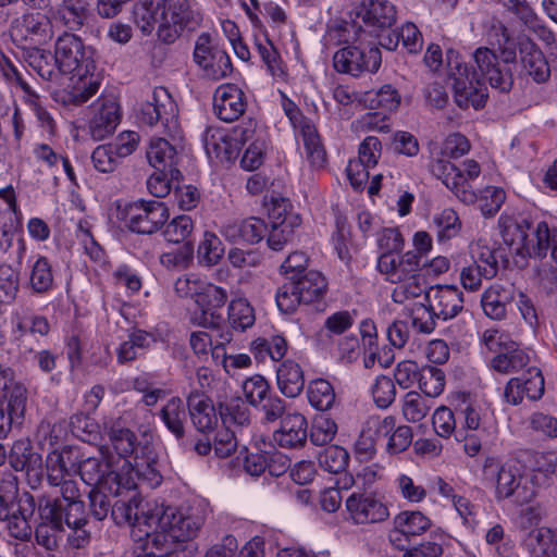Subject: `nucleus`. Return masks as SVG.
<instances>
[{
  "label": "nucleus",
  "instance_id": "1",
  "mask_svg": "<svg viewBox=\"0 0 557 557\" xmlns=\"http://www.w3.org/2000/svg\"><path fill=\"white\" fill-rule=\"evenodd\" d=\"M58 486L61 497L42 496L38 502L40 522L35 528V536L38 544L46 548L57 544L58 535L64 531V521L70 519L73 524L77 523L85 511L76 481L67 479Z\"/></svg>",
  "mask_w": 557,
  "mask_h": 557
},
{
  "label": "nucleus",
  "instance_id": "2",
  "mask_svg": "<svg viewBox=\"0 0 557 557\" xmlns=\"http://www.w3.org/2000/svg\"><path fill=\"white\" fill-rule=\"evenodd\" d=\"M482 480L494 488L497 500L510 498L518 505H524L536 495L534 484L522 473L517 460L502 462L495 456H486L482 463Z\"/></svg>",
  "mask_w": 557,
  "mask_h": 557
},
{
  "label": "nucleus",
  "instance_id": "3",
  "mask_svg": "<svg viewBox=\"0 0 557 557\" xmlns=\"http://www.w3.org/2000/svg\"><path fill=\"white\" fill-rule=\"evenodd\" d=\"M448 76L453 79L454 100L460 109L480 110L488 99L487 82L476 69L469 66L454 50L447 51Z\"/></svg>",
  "mask_w": 557,
  "mask_h": 557
},
{
  "label": "nucleus",
  "instance_id": "4",
  "mask_svg": "<svg viewBox=\"0 0 557 557\" xmlns=\"http://www.w3.org/2000/svg\"><path fill=\"white\" fill-rule=\"evenodd\" d=\"M326 288L325 277L320 272L311 270L280 286L275 294L276 305L281 312L290 314L299 306L320 305Z\"/></svg>",
  "mask_w": 557,
  "mask_h": 557
},
{
  "label": "nucleus",
  "instance_id": "5",
  "mask_svg": "<svg viewBox=\"0 0 557 557\" xmlns=\"http://www.w3.org/2000/svg\"><path fill=\"white\" fill-rule=\"evenodd\" d=\"M227 298L228 295L224 288L205 282L198 298H196L199 311L194 312L190 318L193 324L216 332L214 347L216 354L223 345L231 343L233 339V333L224 326V319L218 311L225 305Z\"/></svg>",
  "mask_w": 557,
  "mask_h": 557
},
{
  "label": "nucleus",
  "instance_id": "6",
  "mask_svg": "<svg viewBox=\"0 0 557 557\" xmlns=\"http://www.w3.org/2000/svg\"><path fill=\"white\" fill-rule=\"evenodd\" d=\"M94 54V49L72 33H63L54 44L53 60L61 74H73L81 79L92 76L96 69Z\"/></svg>",
  "mask_w": 557,
  "mask_h": 557
},
{
  "label": "nucleus",
  "instance_id": "7",
  "mask_svg": "<svg viewBox=\"0 0 557 557\" xmlns=\"http://www.w3.org/2000/svg\"><path fill=\"white\" fill-rule=\"evenodd\" d=\"M463 170L456 166L448 160L434 159L430 162L431 173L465 205L476 202L478 195L470 185V182L479 177L481 173L480 164L472 159L462 163Z\"/></svg>",
  "mask_w": 557,
  "mask_h": 557
},
{
  "label": "nucleus",
  "instance_id": "8",
  "mask_svg": "<svg viewBox=\"0 0 557 557\" xmlns=\"http://www.w3.org/2000/svg\"><path fill=\"white\" fill-rule=\"evenodd\" d=\"M381 50L374 44L358 41L337 50L333 55V66L341 74L359 77L364 73H376L381 66Z\"/></svg>",
  "mask_w": 557,
  "mask_h": 557
},
{
  "label": "nucleus",
  "instance_id": "9",
  "mask_svg": "<svg viewBox=\"0 0 557 557\" xmlns=\"http://www.w3.org/2000/svg\"><path fill=\"white\" fill-rule=\"evenodd\" d=\"M123 220L132 232L150 235L169 220V209L163 201L139 199L125 207Z\"/></svg>",
  "mask_w": 557,
  "mask_h": 557
},
{
  "label": "nucleus",
  "instance_id": "10",
  "mask_svg": "<svg viewBox=\"0 0 557 557\" xmlns=\"http://www.w3.org/2000/svg\"><path fill=\"white\" fill-rule=\"evenodd\" d=\"M516 60L513 50H504L500 61L496 53L485 47L478 48L473 53V61L481 75L490 83L491 87L500 92H509L513 85V77L508 63Z\"/></svg>",
  "mask_w": 557,
  "mask_h": 557
},
{
  "label": "nucleus",
  "instance_id": "11",
  "mask_svg": "<svg viewBox=\"0 0 557 557\" xmlns=\"http://www.w3.org/2000/svg\"><path fill=\"white\" fill-rule=\"evenodd\" d=\"M177 114V104L169 91L164 87H156L151 100L141 106L140 121L150 126L161 123L164 132L174 136L180 129Z\"/></svg>",
  "mask_w": 557,
  "mask_h": 557
},
{
  "label": "nucleus",
  "instance_id": "12",
  "mask_svg": "<svg viewBox=\"0 0 557 557\" xmlns=\"http://www.w3.org/2000/svg\"><path fill=\"white\" fill-rule=\"evenodd\" d=\"M161 3L168 22V26L159 30L161 41L172 44L182 30H194L200 26L202 16L189 0H164Z\"/></svg>",
  "mask_w": 557,
  "mask_h": 557
},
{
  "label": "nucleus",
  "instance_id": "13",
  "mask_svg": "<svg viewBox=\"0 0 557 557\" xmlns=\"http://www.w3.org/2000/svg\"><path fill=\"white\" fill-rule=\"evenodd\" d=\"M289 203L286 199L273 201L269 209L270 231L268 233V246L274 251L283 250L284 246L292 243L296 228L301 224L298 213L288 211Z\"/></svg>",
  "mask_w": 557,
  "mask_h": 557
},
{
  "label": "nucleus",
  "instance_id": "14",
  "mask_svg": "<svg viewBox=\"0 0 557 557\" xmlns=\"http://www.w3.org/2000/svg\"><path fill=\"white\" fill-rule=\"evenodd\" d=\"M157 516V524L160 528H169L171 536L176 542H185L194 539L205 523L203 510L199 506L166 509L163 515Z\"/></svg>",
  "mask_w": 557,
  "mask_h": 557
},
{
  "label": "nucleus",
  "instance_id": "15",
  "mask_svg": "<svg viewBox=\"0 0 557 557\" xmlns=\"http://www.w3.org/2000/svg\"><path fill=\"white\" fill-rule=\"evenodd\" d=\"M194 61L202 70L203 75L213 81L226 77L233 70L228 54L212 45L208 33L198 36L194 49Z\"/></svg>",
  "mask_w": 557,
  "mask_h": 557
},
{
  "label": "nucleus",
  "instance_id": "16",
  "mask_svg": "<svg viewBox=\"0 0 557 557\" xmlns=\"http://www.w3.org/2000/svg\"><path fill=\"white\" fill-rule=\"evenodd\" d=\"M388 530V543L398 550L407 549L416 539L432 525L429 517L417 510H404L397 513Z\"/></svg>",
  "mask_w": 557,
  "mask_h": 557
},
{
  "label": "nucleus",
  "instance_id": "17",
  "mask_svg": "<svg viewBox=\"0 0 557 557\" xmlns=\"http://www.w3.org/2000/svg\"><path fill=\"white\" fill-rule=\"evenodd\" d=\"M531 218L502 215L498 221L504 243L513 247L516 253L530 257L531 248L535 246L533 231L535 226Z\"/></svg>",
  "mask_w": 557,
  "mask_h": 557
},
{
  "label": "nucleus",
  "instance_id": "18",
  "mask_svg": "<svg viewBox=\"0 0 557 557\" xmlns=\"http://www.w3.org/2000/svg\"><path fill=\"white\" fill-rule=\"evenodd\" d=\"M545 392V381L542 371L535 367H528L519 376L511 377L504 391L506 403L517 406L527 396L530 400H539Z\"/></svg>",
  "mask_w": 557,
  "mask_h": 557
},
{
  "label": "nucleus",
  "instance_id": "19",
  "mask_svg": "<svg viewBox=\"0 0 557 557\" xmlns=\"http://www.w3.org/2000/svg\"><path fill=\"white\" fill-rule=\"evenodd\" d=\"M396 8L387 0H362L358 16L370 33L379 38L392 32L396 23Z\"/></svg>",
  "mask_w": 557,
  "mask_h": 557
},
{
  "label": "nucleus",
  "instance_id": "20",
  "mask_svg": "<svg viewBox=\"0 0 557 557\" xmlns=\"http://www.w3.org/2000/svg\"><path fill=\"white\" fill-rule=\"evenodd\" d=\"M426 263L419 252L407 251L398 258L395 253H381L377 269L389 282H399L411 276H422L420 271Z\"/></svg>",
  "mask_w": 557,
  "mask_h": 557
},
{
  "label": "nucleus",
  "instance_id": "21",
  "mask_svg": "<svg viewBox=\"0 0 557 557\" xmlns=\"http://www.w3.org/2000/svg\"><path fill=\"white\" fill-rule=\"evenodd\" d=\"M247 98L245 92L235 84L219 86L213 95V111L223 122L237 121L246 111Z\"/></svg>",
  "mask_w": 557,
  "mask_h": 557
},
{
  "label": "nucleus",
  "instance_id": "22",
  "mask_svg": "<svg viewBox=\"0 0 557 557\" xmlns=\"http://www.w3.org/2000/svg\"><path fill=\"white\" fill-rule=\"evenodd\" d=\"M346 508L357 524L382 522L389 516L387 506L371 494H351L346 499Z\"/></svg>",
  "mask_w": 557,
  "mask_h": 557
},
{
  "label": "nucleus",
  "instance_id": "23",
  "mask_svg": "<svg viewBox=\"0 0 557 557\" xmlns=\"http://www.w3.org/2000/svg\"><path fill=\"white\" fill-rule=\"evenodd\" d=\"M437 318L446 321L455 318L463 309V295L453 285L433 286L424 296Z\"/></svg>",
  "mask_w": 557,
  "mask_h": 557
},
{
  "label": "nucleus",
  "instance_id": "24",
  "mask_svg": "<svg viewBox=\"0 0 557 557\" xmlns=\"http://www.w3.org/2000/svg\"><path fill=\"white\" fill-rule=\"evenodd\" d=\"M0 400V440L7 437L13 428H20L24 421L27 391L24 386H16L8 397Z\"/></svg>",
  "mask_w": 557,
  "mask_h": 557
},
{
  "label": "nucleus",
  "instance_id": "25",
  "mask_svg": "<svg viewBox=\"0 0 557 557\" xmlns=\"http://www.w3.org/2000/svg\"><path fill=\"white\" fill-rule=\"evenodd\" d=\"M37 503L29 492H23L16 503V509L3 522L11 536L28 541L32 536V519L35 513Z\"/></svg>",
  "mask_w": 557,
  "mask_h": 557
},
{
  "label": "nucleus",
  "instance_id": "26",
  "mask_svg": "<svg viewBox=\"0 0 557 557\" xmlns=\"http://www.w3.org/2000/svg\"><path fill=\"white\" fill-rule=\"evenodd\" d=\"M120 106L112 98L99 99L94 107L89 122V133L95 140H102L111 135L120 123Z\"/></svg>",
  "mask_w": 557,
  "mask_h": 557
},
{
  "label": "nucleus",
  "instance_id": "27",
  "mask_svg": "<svg viewBox=\"0 0 557 557\" xmlns=\"http://www.w3.org/2000/svg\"><path fill=\"white\" fill-rule=\"evenodd\" d=\"M186 403L189 417L197 431L206 434L216 428L220 416L208 396L195 389L188 394Z\"/></svg>",
  "mask_w": 557,
  "mask_h": 557
},
{
  "label": "nucleus",
  "instance_id": "28",
  "mask_svg": "<svg viewBox=\"0 0 557 557\" xmlns=\"http://www.w3.org/2000/svg\"><path fill=\"white\" fill-rule=\"evenodd\" d=\"M273 441L282 448L304 447L308 438V422L298 412L287 413L281 421L278 430L273 432Z\"/></svg>",
  "mask_w": 557,
  "mask_h": 557
},
{
  "label": "nucleus",
  "instance_id": "29",
  "mask_svg": "<svg viewBox=\"0 0 557 557\" xmlns=\"http://www.w3.org/2000/svg\"><path fill=\"white\" fill-rule=\"evenodd\" d=\"M115 462V455L108 448L101 447L98 457H88L83 459L78 465V473L81 479L92 488H104L107 476L110 469Z\"/></svg>",
  "mask_w": 557,
  "mask_h": 557
},
{
  "label": "nucleus",
  "instance_id": "30",
  "mask_svg": "<svg viewBox=\"0 0 557 557\" xmlns=\"http://www.w3.org/2000/svg\"><path fill=\"white\" fill-rule=\"evenodd\" d=\"M396 421L392 416L384 419H371L367 426L361 431L355 443V451L361 460L371 459L376 451V441L379 437H386L395 428Z\"/></svg>",
  "mask_w": 557,
  "mask_h": 557
},
{
  "label": "nucleus",
  "instance_id": "31",
  "mask_svg": "<svg viewBox=\"0 0 557 557\" xmlns=\"http://www.w3.org/2000/svg\"><path fill=\"white\" fill-rule=\"evenodd\" d=\"M491 367L503 374L517 373L531 366V350L506 338L504 348L491 360Z\"/></svg>",
  "mask_w": 557,
  "mask_h": 557
},
{
  "label": "nucleus",
  "instance_id": "32",
  "mask_svg": "<svg viewBox=\"0 0 557 557\" xmlns=\"http://www.w3.org/2000/svg\"><path fill=\"white\" fill-rule=\"evenodd\" d=\"M141 498L134 493L127 500H116L111 510V518L117 525L152 527L157 524V516H146L140 511Z\"/></svg>",
  "mask_w": 557,
  "mask_h": 557
},
{
  "label": "nucleus",
  "instance_id": "33",
  "mask_svg": "<svg viewBox=\"0 0 557 557\" xmlns=\"http://www.w3.org/2000/svg\"><path fill=\"white\" fill-rule=\"evenodd\" d=\"M456 414L461 424V430L478 431L487 435L496 431V421L487 410L469 401L466 397L456 407Z\"/></svg>",
  "mask_w": 557,
  "mask_h": 557
},
{
  "label": "nucleus",
  "instance_id": "34",
  "mask_svg": "<svg viewBox=\"0 0 557 557\" xmlns=\"http://www.w3.org/2000/svg\"><path fill=\"white\" fill-rule=\"evenodd\" d=\"M520 61L523 70L537 84L546 83L550 77L549 64L542 50L531 40L519 44Z\"/></svg>",
  "mask_w": 557,
  "mask_h": 557
},
{
  "label": "nucleus",
  "instance_id": "35",
  "mask_svg": "<svg viewBox=\"0 0 557 557\" xmlns=\"http://www.w3.org/2000/svg\"><path fill=\"white\" fill-rule=\"evenodd\" d=\"M147 159L156 171H169L172 177L181 178L182 173L177 169V151L166 139L152 138L147 149Z\"/></svg>",
  "mask_w": 557,
  "mask_h": 557
},
{
  "label": "nucleus",
  "instance_id": "36",
  "mask_svg": "<svg viewBox=\"0 0 557 557\" xmlns=\"http://www.w3.org/2000/svg\"><path fill=\"white\" fill-rule=\"evenodd\" d=\"M216 407L222 422L227 425L248 426L251 422V412L245 400L239 396L219 395Z\"/></svg>",
  "mask_w": 557,
  "mask_h": 557
},
{
  "label": "nucleus",
  "instance_id": "37",
  "mask_svg": "<svg viewBox=\"0 0 557 557\" xmlns=\"http://www.w3.org/2000/svg\"><path fill=\"white\" fill-rule=\"evenodd\" d=\"M137 479L138 471L134 469L129 460L115 458V462L110 469L109 476H107L104 490L114 496H119L122 495L123 491L131 492L135 490Z\"/></svg>",
  "mask_w": 557,
  "mask_h": 557
},
{
  "label": "nucleus",
  "instance_id": "38",
  "mask_svg": "<svg viewBox=\"0 0 557 557\" xmlns=\"http://www.w3.org/2000/svg\"><path fill=\"white\" fill-rule=\"evenodd\" d=\"M277 387L283 395L295 398L305 387L304 371L294 360H284L276 369Z\"/></svg>",
  "mask_w": 557,
  "mask_h": 557
},
{
  "label": "nucleus",
  "instance_id": "39",
  "mask_svg": "<svg viewBox=\"0 0 557 557\" xmlns=\"http://www.w3.org/2000/svg\"><path fill=\"white\" fill-rule=\"evenodd\" d=\"M0 219L3 220V223L0 225V249L3 252H9L12 248L14 260L18 265H21L26 252L25 240L23 237H17L16 243L14 244L16 232L21 226V216L12 213H4Z\"/></svg>",
  "mask_w": 557,
  "mask_h": 557
},
{
  "label": "nucleus",
  "instance_id": "40",
  "mask_svg": "<svg viewBox=\"0 0 557 557\" xmlns=\"http://www.w3.org/2000/svg\"><path fill=\"white\" fill-rule=\"evenodd\" d=\"M410 53H417L422 49L423 40L422 35L418 27L412 23H406L400 29H392L382 36L380 45L387 50H396L399 42Z\"/></svg>",
  "mask_w": 557,
  "mask_h": 557
},
{
  "label": "nucleus",
  "instance_id": "41",
  "mask_svg": "<svg viewBox=\"0 0 557 557\" xmlns=\"http://www.w3.org/2000/svg\"><path fill=\"white\" fill-rule=\"evenodd\" d=\"M159 417L169 432L181 442L185 436L187 411L182 398L174 396L168 400L159 412Z\"/></svg>",
  "mask_w": 557,
  "mask_h": 557
},
{
  "label": "nucleus",
  "instance_id": "42",
  "mask_svg": "<svg viewBox=\"0 0 557 557\" xmlns=\"http://www.w3.org/2000/svg\"><path fill=\"white\" fill-rule=\"evenodd\" d=\"M524 545L530 557H557V535L548 528H537L529 532Z\"/></svg>",
  "mask_w": 557,
  "mask_h": 557
},
{
  "label": "nucleus",
  "instance_id": "43",
  "mask_svg": "<svg viewBox=\"0 0 557 557\" xmlns=\"http://www.w3.org/2000/svg\"><path fill=\"white\" fill-rule=\"evenodd\" d=\"M152 343H154L152 334L143 330L132 332L116 350L117 362L124 364L136 360L146 352Z\"/></svg>",
  "mask_w": 557,
  "mask_h": 557
},
{
  "label": "nucleus",
  "instance_id": "44",
  "mask_svg": "<svg viewBox=\"0 0 557 557\" xmlns=\"http://www.w3.org/2000/svg\"><path fill=\"white\" fill-rule=\"evenodd\" d=\"M108 435L116 451L115 458L126 459L129 456H138L139 442L136 434L115 421L109 428Z\"/></svg>",
  "mask_w": 557,
  "mask_h": 557
},
{
  "label": "nucleus",
  "instance_id": "45",
  "mask_svg": "<svg viewBox=\"0 0 557 557\" xmlns=\"http://www.w3.org/2000/svg\"><path fill=\"white\" fill-rule=\"evenodd\" d=\"M533 236L535 246L531 248L530 258L543 259L550 249V257L557 264V227L549 228L545 221L537 222Z\"/></svg>",
  "mask_w": 557,
  "mask_h": 557
},
{
  "label": "nucleus",
  "instance_id": "46",
  "mask_svg": "<svg viewBox=\"0 0 557 557\" xmlns=\"http://www.w3.org/2000/svg\"><path fill=\"white\" fill-rule=\"evenodd\" d=\"M250 351L259 362H263L268 358L278 361L287 351V342L281 335H274L270 338L259 337L251 342Z\"/></svg>",
  "mask_w": 557,
  "mask_h": 557
},
{
  "label": "nucleus",
  "instance_id": "47",
  "mask_svg": "<svg viewBox=\"0 0 557 557\" xmlns=\"http://www.w3.org/2000/svg\"><path fill=\"white\" fill-rule=\"evenodd\" d=\"M25 39L38 45L48 42L53 36L52 22L42 13H30L23 16Z\"/></svg>",
  "mask_w": 557,
  "mask_h": 557
},
{
  "label": "nucleus",
  "instance_id": "48",
  "mask_svg": "<svg viewBox=\"0 0 557 557\" xmlns=\"http://www.w3.org/2000/svg\"><path fill=\"white\" fill-rule=\"evenodd\" d=\"M255 310L246 299H233L230 302L227 309L228 326L225 323L224 326L231 332L232 330L244 332L251 327L255 324Z\"/></svg>",
  "mask_w": 557,
  "mask_h": 557
},
{
  "label": "nucleus",
  "instance_id": "49",
  "mask_svg": "<svg viewBox=\"0 0 557 557\" xmlns=\"http://www.w3.org/2000/svg\"><path fill=\"white\" fill-rule=\"evenodd\" d=\"M150 529L151 527H147V530L144 531V537L139 535V540L144 541L140 549L152 553L153 555H175L173 553V543L176 542V540L171 536V530L169 528H161V531H150ZM138 531L143 532L141 529Z\"/></svg>",
  "mask_w": 557,
  "mask_h": 557
},
{
  "label": "nucleus",
  "instance_id": "50",
  "mask_svg": "<svg viewBox=\"0 0 557 557\" xmlns=\"http://www.w3.org/2000/svg\"><path fill=\"white\" fill-rule=\"evenodd\" d=\"M300 136L308 160L313 166L321 168L325 162L326 153L315 126L309 121H304L300 125Z\"/></svg>",
  "mask_w": 557,
  "mask_h": 557
},
{
  "label": "nucleus",
  "instance_id": "51",
  "mask_svg": "<svg viewBox=\"0 0 557 557\" xmlns=\"http://www.w3.org/2000/svg\"><path fill=\"white\" fill-rule=\"evenodd\" d=\"M24 59L41 78L52 81L57 77L58 67L50 51L30 48L25 51Z\"/></svg>",
  "mask_w": 557,
  "mask_h": 557
},
{
  "label": "nucleus",
  "instance_id": "52",
  "mask_svg": "<svg viewBox=\"0 0 557 557\" xmlns=\"http://www.w3.org/2000/svg\"><path fill=\"white\" fill-rule=\"evenodd\" d=\"M307 395L310 405L320 411L330 410L336 399L333 385L324 379L309 382Z\"/></svg>",
  "mask_w": 557,
  "mask_h": 557
},
{
  "label": "nucleus",
  "instance_id": "53",
  "mask_svg": "<svg viewBox=\"0 0 557 557\" xmlns=\"http://www.w3.org/2000/svg\"><path fill=\"white\" fill-rule=\"evenodd\" d=\"M507 300V290L499 285H493L483 293L481 304L487 317L500 320L506 315Z\"/></svg>",
  "mask_w": 557,
  "mask_h": 557
},
{
  "label": "nucleus",
  "instance_id": "54",
  "mask_svg": "<svg viewBox=\"0 0 557 557\" xmlns=\"http://www.w3.org/2000/svg\"><path fill=\"white\" fill-rule=\"evenodd\" d=\"M29 285L33 292L45 294L53 287L52 267L46 257H38L33 263L29 275Z\"/></svg>",
  "mask_w": 557,
  "mask_h": 557
},
{
  "label": "nucleus",
  "instance_id": "55",
  "mask_svg": "<svg viewBox=\"0 0 557 557\" xmlns=\"http://www.w3.org/2000/svg\"><path fill=\"white\" fill-rule=\"evenodd\" d=\"M361 32L354 22L336 21L327 26L325 39L332 45H354L359 41Z\"/></svg>",
  "mask_w": 557,
  "mask_h": 557
},
{
  "label": "nucleus",
  "instance_id": "56",
  "mask_svg": "<svg viewBox=\"0 0 557 557\" xmlns=\"http://www.w3.org/2000/svg\"><path fill=\"white\" fill-rule=\"evenodd\" d=\"M319 466L330 473L344 472L349 462L348 451L337 445L325 447L318 456Z\"/></svg>",
  "mask_w": 557,
  "mask_h": 557
},
{
  "label": "nucleus",
  "instance_id": "57",
  "mask_svg": "<svg viewBox=\"0 0 557 557\" xmlns=\"http://www.w3.org/2000/svg\"><path fill=\"white\" fill-rule=\"evenodd\" d=\"M418 384L425 396L435 398L444 391L445 373L437 367L424 366L421 368Z\"/></svg>",
  "mask_w": 557,
  "mask_h": 557
},
{
  "label": "nucleus",
  "instance_id": "58",
  "mask_svg": "<svg viewBox=\"0 0 557 557\" xmlns=\"http://www.w3.org/2000/svg\"><path fill=\"white\" fill-rule=\"evenodd\" d=\"M433 224L440 242L448 240L457 236L461 228L457 212L450 208H446L441 213L435 214Z\"/></svg>",
  "mask_w": 557,
  "mask_h": 557
},
{
  "label": "nucleus",
  "instance_id": "59",
  "mask_svg": "<svg viewBox=\"0 0 557 557\" xmlns=\"http://www.w3.org/2000/svg\"><path fill=\"white\" fill-rule=\"evenodd\" d=\"M72 433L81 441L96 444L101 438L99 424L88 413L74 414L71 418Z\"/></svg>",
  "mask_w": 557,
  "mask_h": 557
},
{
  "label": "nucleus",
  "instance_id": "60",
  "mask_svg": "<svg viewBox=\"0 0 557 557\" xmlns=\"http://www.w3.org/2000/svg\"><path fill=\"white\" fill-rule=\"evenodd\" d=\"M195 224L189 215L182 214L174 218L164 228V238L173 244L186 242L188 247H191L188 238L194 231Z\"/></svg>",
  "mask_w": 557,
  "mask_h": 557
},
{
  "label": "nucleus",
  "instance_id": "61",
  "mask_svg": "<svg viewBox=\"0 0 557 557\" xmlns=\"http://www.w3.org/2000/svg\"><path fill=\"white\" fill-rule=\"evenodd\" d=\"M243 392L246 401L255 408H259V405L272 394L268 381L259 374L244 381Z\"/></svg>",
  "mask_w": 557,
  "mask_h": 557
},
{
  "label": "nucleus",
  "instance_id": "62",
  "mask_svg": "<svg viewBox=\"0 0 557 557\" xmlns=\"http://www.w3.org/2000/svg\"><path fill=\"white\" fill-rule=\"evenodd\" d=\"M393 283L397 284V286L393 289L392 299L394 302L400 305L410 299L420 297L425 290L422 276H411Z\"/></svg>",
  "mask_w": 557,
  "mask_h": 557
},
{
  "label": "nucleus",
  "instance_id": "63",
  "mask_svg": "<svg viewBox=\"0 0 557 557\" xmlns=\"http://www.w3.org/2000/svg\"><path fill=\"white\" fill-rule=\"evenodd\" d=\"M224 253V247L220 238L211 232H205L198 247V258L206 265L216 264Z\"/></svg>",
  "mask_w": 557,
  "mask_h": 557
},
{
  "label": "nucleus",
  "instance_id": "64",
  "mask_svg": "<svg viewBox=\"0 0 557 557\" xmlns=\"http://www.w3.org/2000/svg\"><path fill=\"white\" fill-rule=\"evenodd\" d=\"M70 451L52 450L48 454L46 459L48 481L51 485H59L62 481L66 480L67 460L70 459Z\"/></svg>",
  "mask_w": 557,
  "mask_h": 557
}]
</instances>
